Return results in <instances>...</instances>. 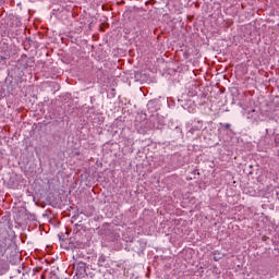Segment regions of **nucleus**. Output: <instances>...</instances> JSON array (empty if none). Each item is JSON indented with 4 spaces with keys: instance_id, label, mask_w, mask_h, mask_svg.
<instances>
[{
    "instance_id": "obj_1",
    "label": "nucleus",
    "mask_w": 279,
    "mask_h": 279,
    "mask_svg": "<svg viewBox=\"0 0 279 279\" xmlns=\"http://www.w3.org/2000/svg\"><path fill=\"white\" fill-rule=\"evenodd\" d=\"M1 258H5V251L0 246V267H8V263Z\"/></svg>"
},
{
    "instance_id": "obj_2",
    "label": "nucleus",
    "mask_w": 279,
    "mask_h": 279,
    "mask_svg": "<svg viewBox=\"0 0 279 279\" xmlns=\"http://www.w3.org/2000/svg\"><path fill=\"white\" fill-rule=\"evenodd\" d=\"M221 256H223V255H221V253H219L218 251H216V252L214 253V260H219V259L221 258Z\"/></svg>"
},
{
    "instance_id": "obj_3",
    "label": "nucleus",
    "mask_w": 279,
    "mask_h": 279,
    "mask_svg": "<svg viewBox=\"0 0 279 279\" xmlns=\"http://www.w3.org/2000/svg\"><path fill=\"white\" fill-rule=\"evenodd\" d=\"M78 268L81 269V271H86V264L85 263H80Z\"/></svg>"
},
{
    "instance_id": "obj_4",
    "label": "nucleus",
    "mask_w": 279,
    "mask_h": 279,
    "mask_svg": "<svg viewBox=\"0 0 279 279\" xmlns=\"http://www.w3.org/2000/svg\"><path fill=\"white\" fill-rule=\"evenodd\" d=\"M226 128L229 129V128H230V124H226Z\"/></svg>"
}]
</instances>
